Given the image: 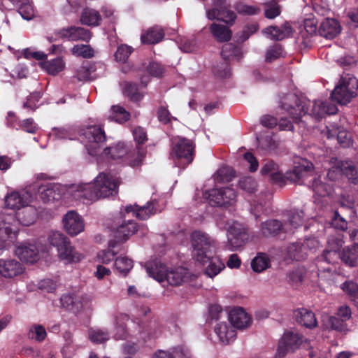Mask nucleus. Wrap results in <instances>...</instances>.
Returning <instances> with one entry per match:
<instances>
[{"label":"nucleus","instance_id":"31","mask_svg":"<svg viewBox=\"0 0 358 358\" xmlns=\"http://www.w3.org/2000/svg\"><path fill=\"white\" fill-rule=\"evenodd\" d=\"M341 31L339 22L331 18H327L322 21L319 28L320 36L327 39L335 38Z\"/></svg>","mask_w":358,"mask_h":358},{"label":"nucleus","instance_id":"25","mask_svg":"<svg viewBox=\"0 0 358 358\" xmlns=\"http://www.w3.org/2000/svg\"><path fill=\"white\" fill-rule=\"evenodd\" d=\"M229 320L234 329H238L247 328L252 322L250 315L241 307L234 308L229 311Z\"/></svg>","mask_w":358,"mask_h":358},{"label":"nucleus","instance_id":"61","mask_svg":"<svg viewBox=\"0 0 358 358\" xmlns=\"http://www.w3.org/2000/svg\"><path fill=\"white\" fill-rule=\"evenodd\" d=\"M145 152L143 150H138L136 153H131L130 150L126 156L124 161L131 167H138L143 160Z\"/></svg>","mask_w":358,"mask_h":358},{"label":"nucleus","instance_id":"50","mask_svg":"<svg viewBox=\"0 0 358 358\" xmlns=\"http://www.w3.org/2000/svg\"><path fill=\"white\" fill-rule=\"evenodd\" d=\"M271 266V261L266 254H259L251 262V267L255 272L260 273Z\"/></svg>","mask_w":358,"mask_h":358},{"label":"nucleus","instance_id":"30","mask_svg":"<svg viewBox=\"0 0 358 358\" xmlns=\"http://www.w3.org/2000/svg\"><path fill=\"white\" fill-rule=\"evenodd\" d=\"M214 331L220 342L224 344H229L234 341L236 336L234 327L225 322L217 324L214 328Z\"/></svg>","mask_w":358,"mask_h":358},{"label":"nucleus","instance_id":"5","mask_svg":"<svg viewBox=\"0 0 358 358\" xmlns=\"http://www.w3.org/2000/svg\"><path fill=\"white\" fill-rule=\"evenodd\" d=\"M173 148L171 156L179 160L175 162L176 166H182L183 169L193 161L194 145L189 139L177 136L172 141Z\"/></svg>","mask_w":358,"mask_h":358},{"label":"nucleus","instance_id":"44","mask_svg":"<svg viewBox=\"0 0 358 358\" xmlns=\"http://www.w3.org/2000/svg\"><path fill=\"white\" fill-rule=\"evenodd\" d=\"M164 36L162 28L156 27L149 29L145 33L141 35L142 43L155 44L160 42Z\"/></svg>","mask_w":358,"mask_h":358},{"label":"nucleus","instance_id":"51","mask_svg":"<svg viewBox=\"0 0 358 358\" xmlns=\"http://www.w3.org/2000/svg\"><path fill=\"white\" fill-rule=\"evenodd\" d=\"M62 306L67 309H73L76 306V309L80 308H88L90 301H82L81 305L76 303V297L73 294H64L60 298Z\"/></svg>","mask_w":358,"mask_h":358},{"label":"nucleus","instance_id":"35","mask_svg":"<svg viewBox=\"0 0 358 358\" xmlns=\"http://www.w3.org/2000/svg\"><path fill=\"white\" fill-rule=\"evenodd\" d=\"M137 231L136 223L129 220L121 224L115 230V236L117 242H125Z\"/></svg>","mask_w":358,"mask_h":358},{"label":"nucleus","instance_id":"39","mask_svg":"<svg viewBox=\"0 0 358 358\" xmlns=\"http://www.w3.org/2000/svg\"><path fill=\"white\" fill-rule=\"evenodd\" d=\"M128 316L125 314L119 313L113 318V323L115 326V338L116 339H125L129 334L125 325V322L128 321Z\"/></svg>","mask_w":358,"mask_h":358},{"label":"nucleus","instance_id":"40","mask_svg":"<svg viewBox=\"0 0 358 358\" xmlns=\"http://www.w3.org/2000/svg\"><path fill=\"white\" fill-rule=\"evenodd\" d=\"M321 318L322 325L327 329H334L341 332H345L348 331L347 325L345 323V321L341 318L339 319L327 314H323Z\"/></svg>","mask_w":358,"mask_h":358},{"label":"nucleus","instance_id":"60","mask_svg":"<svg viewBox=\"0 0 358 358\" xmlns=\"http://www.w3.org/2000/svg\"><path fill=\"white\" fill-rule=\"evenodd\" d=\"M71 52L76 57L90 58L94 55L93 49L88 45H76L71 49Z\"/></svg>","mask_w":358,"mask_h":358},{"label":"nucleus","instance_id":"9","mask_svg":"<svg viewBox=\"0 0 358 358\" xmlns=\"http://www.w3.org/2000/svg\"><path fill=\"white\" fill-rule=\"evenodd\" d=\"M327 177L334 182L338 179L341 174L345 175L352 183H356L357 180V171L352 162H343L337 159L331 161Z\"/></svg>","mask_w":358,"mask_h":358},{"label":"nucleus","instance_id":"42","mask_svg":"<svg viewBox=\"0 0 358 358\" xmlns=\"http://www.w3.org/2000/svg\"><path fill=\"white\" fill-rule=\"evenodd\" d=\"M339 257L342 262L346 265L354 267L357 264L358 260V247L348 246L343 249Z\"/></svg>","mask_w":358,"mask_h":358},{"label":"nucleus","instance_id":"37","mask_svg":"<svg viewBox=\"0 0 358 358\" xmlns=\"http://www.w3.org/2000/svg\"><path fill=\"white\" fill-rule=\"evenodd\" d=\"M295 316L296 321L307 328L312 329L317 324L315 314L306 308H301L296 310Z\"/></svg>","mask_w":358,"mask_h":358},{"label":"nucleus","instance_id":"63","mask_svg":"<svg viewBox=\"0 0 358 358\" xmlns=\"http://www.w3.org/2000/svg\"><path fill=\"white\" fill-rule=\"evenodd\" d=\"M238 187L248 194H252L257 189V184L252 177H244L240 179Z\"/></svg>","mask_w":358,"mask_h":358},{"label":"nucleus","instance_id":"43","mask_svg":"<svg viewBox=\"0 0 358 358\" xmlns=\"http://www.w3.org/2000/svg\"><path fill=\"white\" fill-rule=\"evenodd\" d=\"M18 7V13L26 20H31L34 16V9L30 0H12Z\"/></svg>","mask_w":358,"mask_h":358},{"label":"nucleus","instance_id":"8","mask_svg":"<svg viewBox=\"0 0 358 358\" xmlns=\"http://www.w3.org/2000/svg\"><path fill=\"white\" fill-rule=\"evenodd\" d=\"M66 199L92 202L98 199L93 182L73 184L66 186Z\"/></svg>","mask_w":358,"mask_h":358},{"label":"nucleus","instance_id":"7","mask_svg":"<svg viewBox=\"0 0 358 358\" xmlns=\"http://www.w3.org/2000/svg\"><path fill=\"white\" fill-rule=\"evenodd\" d=\"M93 183L99 199L116 195L120 181L117 178L102 172L94 178Z\"/></svg>","mask_w":358,"mask_h":358},{"label":"nucleus","instance_id":"1","mask_svg":"<svg viewBox=\"0 0 358 358\" xmlns=\"http://www.w3.org/2000/svg\"><path fill=\"white\" fill-rule=\"evenodd\" d=\"M192 255L196 262L206 265L205 273L213 278L225 267L224 264L217 257H212L217 249V242L208 234L201 231H194L191 234Z\"/></svg>","mask_w":358,"mask_h":358},{"label":"nucleus","instance_id":"56","mask_svg":"<svg viewBox=\"0 0 358 358\" xmlns=\"http://www.w3.org/2000/svg\"><path fill=\"white\" fill-rule=\"evenodd\" d=\"M234 8L240 15H255L260 13L261 9L253 5H248L243 1L238 2Z\"/></svg>","mask_w":358,"mask_h":358},{"label":"nucleus","instance_id":"41","mask_svg":"<svg viewBox=\"0 0 358 358\" xmlns=\"http://www.w3.org/2000/svg\"><path fill=\"white\" fill-rule=\"evenodd\" d=\"M101 20V17L99 12L91 8H84L80 15V22L87 26L96 27Z\"/></svg>","mask_w":358,"mask_h":358},{"label":"nucleus","instance_id":"36","mask_svg":"<svg viewBox=\"0 0 358 358\" xmlns=\"http://www.w3.org/2000/svg\"><path fill=\"white\" fill-rule=\"evenodd\" d=\"M40 66L48 74L56 76L64 70L66 64L62 57L41 62Z\"/></svg>","mask_w":358,"mask_h":358},{"label":"nucleus","instance_id":"49","mask_svg":"<svg viewBox=\"0 0 358 358\" xmlns=\"http://www.w3.org/2000/svg\"><path fill=\"white\" fill-rule=\"evenodd\" d=\"M130 114L120 106H113L110 110L108 119L118 123H122L129 119Z\"/></svg>","mask_w":358,"mask_h":358},{"label":"nucleus","instance_id":"29","mask_svg":"<svg viewBox=\"0 0 358 358\" xmlns=\"http://www.w3.org/2000/svg\"><path fill=\"white\" fill-rule=\"evenodd\" d=\"M261 174L267 176L273 182L282 185L285 181V174L284 175L279 166L273 161L265 162L261 170Z\"/></svg>","mask_w":358,"mask_h":358},{"label":"nucleus","instance_id":"13","mask_svg":"<svg viewBox=\"0 0 358 358\" xmlns=\"http://www.w3.org/2000/svg\"><path fill=\"white\" fill-rule=\"evenodd\" d=\"M343 235L339 233L329 236L327 241V247L321 257L317 259V266L319 273L322 271V266L318 264L325 262L327 264H332L338 258V252L344 245Z\"/></svg>","mask_w":358,"mask_h":358},{"label":"nucleus","instance_id":"55","mask_svg":"<svg viewBox=\"0 0 358 358\" xmlns=\"http://www.w3.org/2000/svg\"><path fill=\"white\" fill-rule=\"evenodd\" d=\"M234 177L233 170L228 166H223L219 169L214 174L213 178L215 182L222 183L231 180Z\"/></svg>","mask_w":358,"mask_h":358},{"label":"nucleus","instance_id":"38","mask_svg":"<svg viewBox=\"0 0 358 358\" xmlns=\"http://www.w3.org/2000/svg\"><path fill=\"white\" fill-rule=\"evenodd\" d=\"M117 245V242L110 241L108 243V248L105 250L99 251L95 257V261L103 264H108L113 259L115 256L118 253L115 249Z\"/></svg>","mask_w":358,"mask_h":358},{"label":"nucleus","instance_id":"52","mask_svg":"<svg viewBox=\"0 0 358 358\" xmlns=\"http://www.w3.org/2000/svg\"><path fill=\"white\" fill-rule=\"evenodd\" d=\"M48 240L50 244L56 248L58 251L70 239L62 232L55 231L50 233Z\"/></svg>","mask_w":358,"mask_h":358},{"label":"nucleus","instance_id":"2","mask_svg":"<svg viewBox=\"0 0 358 358\" xmlns=\"http://www.w3.org/2000/svg\"><path fill=\"white\" fill-rule=\"evenodd\" d=\"M37 218L35 208L29 205L16 214H0V240L2 242H13L18 231V224L29 226L34 224Z\"/></svg>","mask_w":358,"mask_h":358},{"label":"nucleus","instance_id":"62","mask_svg":"<svg viewBox=\"0 0 358 358\" xmlns=\"http://www.w3.org/2000/svg\"><path fill=\"white\" fill-rule=\"evenodd\" d=\"M65 344L64 345L62 353L64 358H72L76 351V348L73 345L72 335L66 333L64 335Z\"/></svg>","mask_w":358,"mask_h":358},{"label":"nucleus","instance_id":"16","mask_svg":"<svg viewBox=\"0 0 358 358\" xmlns=\"http://www.w3.org/2000/svg\"><path fill=\"white\" fill-rule=\"evenodd\" d=\"M206 16L210 20H222L230 24H232L236 18L235 13L229 9L227 0H214L213 7L206 10Z\"/></svg>","mask_w":358,"mask_h":358},{"label":"nucleus","instance_id":"32","mask_svg":"<svg viewBox=\"0 0 358 358\" xmlns=\"http://www.w3.org/2000/svg\"><path fill=\"white\" fill-rule=\"evenodd\" d=\"M292 29L290 26L284 24L281 27L270 26L263 29L262 33L271 40L280 41L292 34Z\"/></svg>","mask_w":358,"mask_h":358},{"label":"nucleus","instance_id":"59","mask_svg":"<svg viewBox=\"0 0 358 358\" xmlns=\"http://www.w3.org/2000/svg\"><path fill=\"white\" fill-rule=\"evenodd\" d=\"M94 72L93 66L89 63L82 64L76 71V78L80 81H87L93 78L92 73Z\"/></svg>","mask_w":358,"mask_h":358},{"label":"nucleus","instance_id":"4","mask_svg":"<svg viewBox=\"0 0 358 358\" xmlns=\"http://www.w3.org/2000/svg\"><path fill=\"white\" fill-rule=\"evenodd\" d=\"M145 268L148 275L159 282H166L172 286H178L186 282L188 271L184 267L168 268L162 262L155 259L147 262Z\"/></svg>","mask_w":358,"mask_h":358},{"label":"nucleus","instance_id":"27","mask_svg":"<svg viewBox=\"0 0 358 358\" xmlns=\"http://www.w3.org/2000/svg\"><path fill=\"white\" fill-rule=\"evenodd\" d=\"M24 271L21 263L14 259H0V274L4 278H14Z\"/></svg>","mask_w":358,"mask_h":358},{"label":"nucleus","instance_id":"22","mask_svg":"<svg viewBox=\"0 0 358 358\" xmlns=\"http://www.w3.org/2000/svg\"><path fill=\"white\" fill-rule=\"evenodd\" d=\"M161 211V208L157 206V202L153 199L150 202H148L146 205L139 207L138 205H129L124 208L121 211L122 213H132L134 216L137 217L140 220H147L152 215Z\"/></svg>","mask_w":358,"mask_h":358},{"label":"nucleus","instance_id":"21","mask_svg":"<svg viewBox=\"0 0 358 358\" xmlns=\"http://www.w3.org/2000/svg\"><path fill=\"white\" fill-rule=\"evenodd\" d=\"M354 85V80L348 83L342 82L332 92L331 95L332 99L341 105L348 103L357 95Z\"/></svg>","mask_w":358,"mask_h":358},{"label":"nucleus","instance_id":"53","mask_svg":"<svg viewBox=\"0 0 358 358\" xmlns=\"http://www.w3.org/2000/svg\"><path fill=\"white\" fill-rule=\"evenodd\" d=\"M46 336V330L45 327L41 324L32 325L27 333V336L29 339L39 343L43 341Z\"/></svg>","mask_w":358,"mask_h":358},{"label":"nucleus","instance_id":"57","mask_svg":"<svg viewBox=\"0 0 358 358\" xmlns=\"http://www.w3.org/2000/svg\"><path fill=\"white\" fill-rule=\"evenodd\" d=\"M222 57L225 60L239 59L241 51L240 49L231 43L226 44L223 46L221 52Z\"/></svg>","mask_w":358,"mask_h":358},{"label":"nucleus","instance_id":"23","mask_svg":"<svg viewBox=\"0 0 358 358\" xmlns=\"http://www.w3.org/2000/svg\"><path fill=\"white\" fill-rule=\"evenodd\" d=\"M311 189L314 192V202L322 206L327 203L328 198L334 191L331 184H327L316 178L312 182Z\"/></svg>","mask_w":358,"mask_h":358},{"label":"nucleus","instance_id":"26","mask_svg":"<svg viewBox=\"0 0 358 358\" xmlns=\"http://www.w3.org/2000/svg\"><path fill=\"white\" fill-rule=\"evenodd\" d=\"M59 259L66 264L78 263L83 260L85 255L76 250L69 240L57 251Z\"/></svg>","mask_w":358,"mask_h":358},{"label":"nucleus","instance_id":"11","mask_svg":"<svg viewBox=\"0 0 358 358\" xmlns=\"http://www.w3.org/2000/svg\"><path fill=\"white\" fill-rule=\"evenodd\" d=\"M303 341L302 335L296 331H287L279 340L275 357L282 358L289 352H294Z\"/></svg>","mask_w":358,"mask_h":358},{"label":"nucleus","instance_id":"58","mask_svg":"<svg viewBox=\"0 0 358 358\" xmlns=\"http://www.w3.org/2000/svg\"><path fill=\"white\" fill-rule=\"evenodd\" d=\"M280 8L275 0H271L264 3V15L268 19H273L280 15Z\"/></svg>","mask_w":358,"mask_h":358},{"label":"nucleus","instance_id":"15","mask_svg":"<svg viewBox=\"0 0 358 358\" xmlns=\"http://www.w3.org/2000/svg\"><path fill=\"white\" fill-rule=\"evenodd\" d=\"M62 227L64 231L70 236H76L85 229L83 217L75 210H68L62 217Z\"/></svg>","mask_w":358,"mask_h":358},{"label":"nucleus","instance_id":"14","mask_svg":"<svg viewBox=\"0 0 358 358\" xmlns=\"http://www.w3.org/2000/svg\"><path fill=\"white\" fill-rule=\"evenodd\" d=\"M320 246V242L315 237H308L303 242L292 243L287 248L288 257L300 261L308 255V252H314Z\"/></svg>","mask_w":358,"mask_h":358},{"label":"nucleus","instance_id":"10","mask_svg":"<svg viewBox=\"0 0 358 358\" xmlns=\"http://www.w3.org/2000/svg\"><path fill=\"white\" fill-rule=\"evenodd\" d=\"M203 198L212 206H226L235 203L236 194L232 187H227L205 192Z\"/></svg>","mask_w":358,"mask_h":358},{"label":"nucleus","instance_id":"17","mask_svg":"<svg viewBox=\"0 0 358 358\" xmlns=\"http://www.w3.org/2000/svg\"><path fill=\"white\" fill-rule=\"evenodd\" d=\"M85 136L87 139L85 148L92 156L99 155L101 150V144L105 142V133L101 127L92 126L88 127L84 133Z\"/></svg>","mask_w":358,"mask_h":358},{"label":"nucleus","instance_id":"46","mask_svg":"<svg viewBox=\"0 0 358 358\" xmlns=\"http://www.w3.org/2000/svg\"><path fill=\"white\" fill-rule=\"evenodd\" d=\"M152 358H191V354L187 349L180 347L175 349L172 353L159 350L154 354Z\"/></svg>","mask_w":358,"mask_h":358},{"label":"nucleus","instance_id":"54","mask_svg":"<svg viewBox=\"0 0 358 358\" xmlns=\"http://www.w3.org/2000/svg\"><path fill=\"white\" fill-rule=\"evenodd\" d=\"M341 288L349 295L358 306V284L352 280H347L341 284Z\"/></svg>","mask_w":358,"mask_h":358},{"label":"nucleus","instance_id":"24","mask_svg":"<svg viewBox=\"0 0 358 358\" xmlns=\"http://www.w3.org/2000/svg\"><path fill=\"white\" fill-rule=\"evenodd\" d=\"M55 34L57 38H66L73 41H87L91 38V34L88 30L73 26L57 29L55 31Z\"/></svg>","mask_w":358,"mask_h":358},{"label":"nucleus","instance_id":"12","mask_svg":"<svg viewBox=\"0 0 358 358\" xmlns=\"http://www.w3.org/2000/svg\"><path fill=\"white\" fill-rule=\"evenodd\" d=\"M36 187L38 188L39 198L44 203L58 201L62 198L66 199L67 187L66 185L57 183L35 185L32 188L34 192Z\"/></svg>","mask_w":358,"mask_h":358},{"label":"nucleus","instance_id":"20","mask_svg":"<svg viewBox=\"0 0 358 358\" xmlns=\"http://www.w3.org/2000/svg\"><path fill=\"white\" fill-rule=\"evenodd\" d=\"M41 247L36 243H22L15 248V255L21 261L34 264L41 257Z\"/></svg>","mask_w":358,"mask_h":358},{"label":"nucleus","instance_id":"6","mask_svg":"<svg viewBox=\"0 0 358 358\" xmlns=\"http://www.w3.org/2000/svg\"><path fill=\"white\" fill-rule=\"evenodd\" d=\"M35 198V193L31 186L18 191H12L4 197L5 206L12 210H20L30 205Z\"/></svg>","mask_w":358,"mask_h":358},{"label":"nucleus","instance_id":"45","mask_svg":"<svg viewBox=\"0 0 358 358\" xmlns=\"http://www.w3.org/2000/svg\"><path fill=\"white\" fill-rule=\"evenodd\" d=\"M210 30L212 35L218 41H228L231 37V30L223 24L213 23L210 27Z\"/></svg>","mask_w":358,"mask_h":358},{"label":"nucleus","instance_id":"28","mask_svg":"<svg viewBox=\"0 0 358 358\" xmlns=\"http://www.w3.org/2000/svg\"><path fill=\"white\" fill-rule=\"evenodd\" d=\"M292 229H288L286 224H282L278 220H268L261 224V233L265 237L275 236L280 233H288Z\"/></svg>","mask_w":358,"mask_h":358},{"label":"nucleus","instance_id":"47","mask_svg":"<svg viewBox=\"0 0 358 358\" xmlns=\"http://www.w3.org/2000/svg\"><path fill=\"white\" fill-rule=\"evenodd\" d=\"M115 270L124 276L127 275L134 266L133 261L126 256L117 257L114 263Z\"/></svg>","mask_w":358,"mask_h":358},{"label":"nucleus","instance_id":"33","mask_svg":"<svg viewBox=\"0 0 358 358\" xmlns=\"http://www.w3.org/2000/svg\"><path fill=\"white\" fill-rule=\"evenodd\" d=\"M7 124L9 127L16 128L17 129L20 128L24 131L31 134L35 133L38 129L37 125L34 123V120L31 118L24 120L21 123H17L16 122L15 113L11 111L8 113Z\"/></svg>","mask_w":358,"mask_h":358},{"label":"nucleus","instance_id":"3","mask_svg":"<svg viewBox=\"0 0 358 358\" xmlns=\"http://www.w3.org/2000/svg\"><path fill=\"white\" fill-rule=\"evenodd\" d=\"M307 102L306 100L300 99L295 94H288L280 98V106L296 122L299 121L301 117L308 113L311 116L319 119L325 115V103L318 100L315 101L311 111L307 108Z\"/></svg>","mask_w":358,"mask_h":358},{"label":"nucleus","instance_id":"34","mask_svg":"<svg viewBox=\"0 0 358 358\" xmlns=\"http://www.w3.org/2000/svg\"><path fill=\"white\" fill-rule=\"evenodd\" d=\"M130 148L124 143L119 142L103 150L104 157L111 159H119L124 158L128 155Z\"/></svg>","mask_w":358,"mask_h":358},{"label":"nucleus","instance_id":"48","mask_svg":"<svg viewBox=\"0 0 358 358\" xmlns=\"http://www.w3.org/2000/svg\"><path fill=\"white\" fill-rule=\"evenodd\" d=\"M88 337L92 343H103L109 339L110 334L107 329L93 327L89 329Z\"/></svg>","mask_w":358,"mask_h":358},{"label":"nucleus","instance_id":"18","mask_svg":"<svg viewBox=\"0 0 358 358\" xmlns=\"http://www.w3.org/2000/svg\"><path fill=\"white\" fill-rule=\"evenodd\" d=\"M313 170V165L310 162L305 159H300L295 162L293 170L286 172L285 180L301 184L311 176Z\"/></svg>","mask_w":358,"mask_h":358},{"label":"nucleus","instance_id":"19","mask_svg":"<svg viewBox=\"0 0 358 358\" xmlns=\"http://www.w3.org/2000/svg\"><path fill=\"white\" fill-rule=\"evenodd\" d=\"M227 244L229 250H235L243 246L248 241L246 229L238 223L233 224L227 231Z\"/></svg>","mask_w":358,"mask_h":358},{"label":"nucleus","instance_id":"64","mask_svg":"<svg viewBox=\"0 0 358 358\" xmlns=\"http://www.w3.org/2000/svg\"><path fill=\"white\" fill-rule=\"evenodd\" d=\"M305 274L306 269L303 267H297L288 274V281L292 285H298L303 280Z\"/></svg>","mask_w":358,"mask_h":358}]
</instances>
